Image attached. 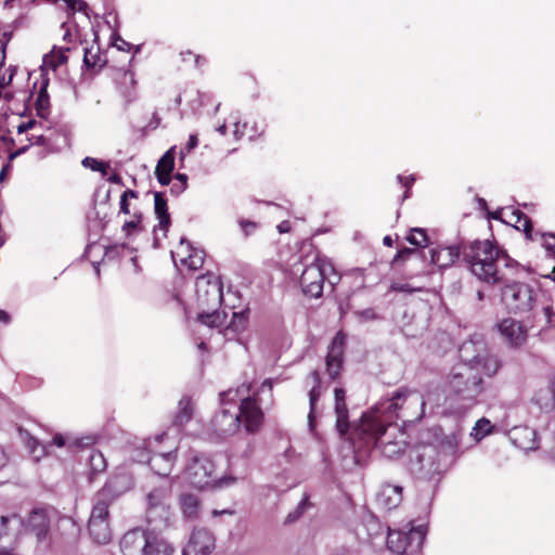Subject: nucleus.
<instances>
[{"label":"nucleus","instance_id":"obj_1","mask_svg":"<svg viewBox=\"0 0 555 555\" xmlns=\"http://www.w3.org/2000/svg\"><path fill=\"white\" fill-rule=\"evenodd\" d=\"M464 258L472 273L491 285L506 282L518 270V263L488 240L472 243Z\"/></svg>","mask_w":555,"mask_h":555},{"label":"nucleus","instance_id":"obj_2","mask_svg":"<svg viewBox=\"0 0 555 555\" xmlns=\"http://www.w3.org/2000/svg\"><path fill=\"white\" fill-rule=\"evenodd\" d=\"M482 390V377L479 373L466 364L454 365L444 380V401L450 414H466L477 403Z\"/></svg>","mask_w":555,"mask_h":555},{"label":"nucleus","instance_id":"obj_3","mask_svg":"<svg viewBox=\"0 0 555 555\" xmlns=\"http://www.w3.org/2000/svg\"><path fill=\"white\" fill-rule=\"evenodd\" d=\"M388 417L380 418L376 413L364 412L359 424L352 427L350 439L358 448H380L382 453L391 459L401 454L405 449L403 434L400 433V439H390L392 435L389 430H397L396 426L386 424Z\"/></svg>","mask_w":555,"mask_h":555},{"label":"nucleus","instance_id":"obj_4","mask_svg":"<svg viewBox=\"0 0 555 555\" xmlns=\"http://www.w3.org/2000/svg\"><path fill=\"white\" fill-rule=\"evenodd\" d=\"M369 412L376 413V415L384 420L388 417V422L392 416L418 421L424 415L423 397L416 390L402 389L397 391L392 398L380 402Z\"/></svg>","mask_w":555,"mask_h":555},{"label":"nucleus","instance_id":"obj_5","mask_svg":"<svg viewBox=\"0 0 555 555\" xmlns=\"http://www.w3.org/2000/svg\"><path fill=\"white\" fill-rule=\"evenodd\" d=\"M248 391L249 386L246 385H242L235 390L229 389L220 393V401L224 404L240 398L241 402L236 413L238 426H242L246 434L256 435L263 425L264 414L258 404L257 398L248 396Z\"/></svg>","mask_w":555,"mask_h":555},{"label":"nucleus","instance_id":"obj_6","mask_svg":"<svg viewBox=\"0 0 555 555\" xmlns=\"http://www.w3.org/2000/svg\"><path fill=\"white\" fill-rule=\"evenodd\" d=\"M459 364L470 366L474 372L483 374L488 377L494 376L501 367V362L496 356L492 354L481 335H474L465 340L460 349Z\"/></svg>","mask_w":555,"mask_h":555},{"label":"nucleus","instance_id":"obj_7","mask_svg":"<svg viewBox=\"0 0 555 555\" xmlns=\"http://www.w3.org/2000/svg\"><path fill=\"white\" fill-rule=\"evenodd\" d=\"M304 266L299 284L302 293L310 298L322 296L325 281L332 286L339 281L333 263L324 257L313 255L311 261Z\"/></svg>","mask_w":555,"mask_h":555},{"label":"nucleus","instance_id":"obj_8","mask_svg":"<svg viewBox=\"0 0 555 555\" xmlns=\"http://www.w3.org/2000/svg\"><path fill=\"white\" fill-rule=\"evenodd\" d=\"M119 547L122 555H172L173 548L154 532L134 528L127 531L120 539Z\"/></svg>","mask_w":555,"mask_h":555},{"label":"nucleus","instance_id":"obj_9","mask_svg":"<svg viewBox=\"0 0 555 555\" xmlns=\"http://www.w3.org/2000/svg\"><path fill=\"white\" fill-rule=\"evenodd\" d=\"M171 489L172 482L153 488L146 494V520L156 526H168L171 516Z\"/></svg>","mask_w":555,"mask_h":555},{"label":"nucleus","instance_id":"obj_10","mask_svg":"<svg viewBox=\"0 0 555 555\" xmlns=\"http://www.w3.org/2000/svg\"><path fill=\"white\" fill-rule=\"evenodd\" d=\"M410 472L420 479H431L443 470L440 452L431 446L414 449L410 455Z\"/></svg>","mask_w":555,"mask_h":555},{"label":"nucleus","instance_id":"obj_11","mask_svg":"<svg viewBox=\"0 0 555 555\" xmlns=\"http://www.w3.org/2000/svg\"><path fill=\"white\" fill-rule=\"evenodd\" d=\"M537 296V292L529 284L514 282L502 288L501 298L509 312L525 313L533 308Z\"/></svg>","mask_w":555,"mask_h":555},{"label":"nucleus","instance_id":"obj_12","mask_svg":"<svg viewBox=\"0 0 555 555\" xmlns=\"http://www.w3.org/2000/svg\"><path fill=\"white\" fill-rule=\"evenodd\" d=\"M88 533L99 545H106L113 539L109 506L104 501L93 499L91 514L88 520Z\"/></svg>","mask_w":555,"mask_h":555},{"label":"nucleus","instance_id":"obj_13","mask_svg":"<svg viewBox=\"0 0 555 555\" xmlns=\"http://www.w3.org/2000/svg\"><path fill=\"white\" fill-rule=\"evenodd\" d=\"M216 465L205 454H194L184 468L185 480L194 488L210 489L214 485Z\"/></svg>","mask_w":555,"mask_h":555},{"label":"nucleus","instance_id":"obj_14","mask_svg":"<svg viewBox=\"0 0 555 555\" xmlns=\"http://www.w3.org/2000/svg\"><path fill=\"white\" fill-rule=\"evenodd\" d=\"M195 294L198 307L217 309L222 301V285L219 278L206 274L196 279Z\"/></svg>","mask_w":555,"mask_h":555},{"label":"nucleus","instance_id":"obj_15","mask_svg":"<svg viewBox=\"0 0 555 555\" xmlns=\"http://www.w3.org/2000/svg\"><path fill=\"white\" fill-rule=\"evenodd\" d=\"M425 540L423 527L412 528L409 532L389 530L387 535V547L390 552L402 555L409 548L416 552Z\"/></svg>","mask_w":555,"mask_h":555},{"label":"nucleus","instance_id":"obj_16","mask_svg":"<svg viewBox=\"0 0 555 555\" xmlns=\"http://www.w3.org/2000/svg\"><path fill=\"white\" fill-rule=\"evenodd\" d=\"M132 486L133 479L131 474L121 469L109 477L104 487L95 493L93 499L104 501L106 505L111 506L115 499L129 491Z\"/></svg>","mask_w":555,"mask_h":555},{"label":"nucleus","instance_id":"obj_17","mask_svg":"<svg viewBox=\"0 0 555 555\" xmlns=\"http://www.w3.org/2000/svg\"><path fill=\"white\" fill-rule=\"evenodd\" d=\"M498 328L504 341L509 347L518 348L527 341V328L520 321L507 318L498 324Z\"/></svg>","mask_w":555,"mask_h":555},{"label":"nucleus","instance_id":"obj_18","mask_svg":"<svg viewBox=\"0 0 555 555\" xmlns=\"http://www.w3.org/2000/svg\"><path fill=\"white\" fill-rule=\"evenodd\" d=\"M215 548V538L212 533L205 529H195L190 538L183 555H208Z\"/></svg>","mask_w":555,"mask_h":555},{"label":"nucleus","instance_id":"obj_19","mask_svg":"<svg viewBox=\"0 0 555 555\" xmlns=\"http://www.w3.org/2000/svg\"><path fill=\"white\" fill-rule=\"evenodd\" d=\"M345 344L346 335L339 332L335 335L328 348L326 356V371L332 378H336L343 369Z\"/></svg>","mask_w":555,"mask_h":555},{"label":"nucleus","instance_id":"obj_20","mask_svg":"<svg viewBox=\"0 0 555 555\" xmlns=\"http://www.w3.org/2000/svg\"><path fill=\"white\" fill-rule=\"evenodd\" d=\"M173 260L176 261V257L180 258V262L183 266H186L190 270L195 271L203 267L204 264V251L197 248H194L189 241L185 238L180 240V245L176 253H171Z\"/></svg>","mask_w":555,"mask_h":555},{"label":"nucleus","instance_id":"obj_21","mask_svg":"<svg viewBox=\"0 0 555 555\" xmlns=\"http://www.w3.org/2000/svg\"><path fill=\"white\" fill-rule=\"evenodd\" d=\"M508 437L514 446L524 451H534L539 448L537 433L528 426L513 427Z\"/></svg>","mask_w":555,"mask_h":555},{"label":"nucleus","instance_id":"obj_22","mask_svg":"<svg viewBox=\"0 0 555 555\" xmlns=\"http://www.w3.org/2000/svg\"><path fill=\"white\" fill-rule=\"evenodd\" d=\"M212 427L220 437H231L240 430L236 413L222 409L212 418Z\"/></svg>","mask_w":555,"mask_h":555},{"label":"nucleus","instance_id":"obj_23","mask_svg":"<svg viewBox=\"0 0 555 555\" xmlns=\"http://www.w3.org/2000/svg\"><path fill=\"white\" fill-rule=\"evenodd\" d=\"M334 411L336 415V429L343 437L348 434L350 427L349 424V411L346 403V391L343 388H335L334 390Z\"/></svg>","mask_w":555,"mask_h":555},{"label":"nucleus","instance_id":"obj_24","mask_svg":"<svg viewBox=\"0 0 555 555\" xmlns=\"http://www.w3.org/2000/svg\"><path fill=\"white\" fill-rule=\"evenodd\" d=\"M177 461L176 451L155 453L149 459L152 470L162 477H168Z\"/></svg>","mask_w":555,"mask_h":555},{"label":"nucleus","instance_id":"obj_25","mask_svg":"<svg viewBox=\"0 0 555 555\" xmlns=\"http://www.w3.org/2000/svg\"><path fill=\"white\" fill-rule=\"evenodd\" d=\"M377 504L386 511H391L402 502V488L393 485H384L377 493Z\"/></svg>","mask_w":555,"mask_h":555},{"label":"nucleus","instance_id":"obj_26","mask_svg":"<svg viewBox=\"0 0 555 555\" xmlns=\"http://www.w3.org/2000/svg\"><path fill=\"white\" fill-rule=\"evenodd\" d=\"M27 527L39 540L46 538L50 529V518L47 512L42 508L34 509L28 517Z\"/></svg>","mask_w":555,"mask_h":555},{"label":"nucleus","instance_id":"obj_27","mask_svg":"<svg viewBox=\"0 0 555 555\" xmlns=\"http://www.w3.org/2000/svg\"><path fill=\"white\" fill-rule=\"evenodd\" d=\"M430 262L443 269L453 264L460 257V249L456 246L440 247L430 249Z\"/></svg>","mask_w":555,"mask_h":555},{"label":"nucleus","instance_id":"obj_28","mask_svg":"<svg viewBox=\"0 0 555 555\" xmlns=\"http://www.w3.org/2000/svg\"><path fill=\"white\" fill-rule=\"evenodd\" d=\"M154 210L158 219V224L154 227V232L163 231L166 235L170 225V216L167 209V201L159 192L154 193Z\"/></svg>","mask_w":555,"mask_h":555},{"label":"nucleus","instance_id":"obj_29","mask_svg":"<svg viewBox=\"0 0 555 555\" xmlns=\"http://www.w3.org/2000/svg\"><path fill=\"white\" fill-rule=\"evenodd\" d=\"M506 224L513 225L515 229L519 231H524L526 237L528 240H534L532 234V224L531 220L528 216L521 212L518 209H513L508 212L507 219L505 220Z\"/></svg>","mask_w":555,"mask_h":555},{"label":"nucleus","instance_id":"obj_30","mask_svg":"<svg viewBox=\"0 0 555 555\" xmlns=\"http://www.w3.org/2000/svg\"><path fill=\"white\" fill-rule=\"evenodd\" d=\"M310 377L312 378L313 380V386L309 392V405H310V411H309V414H308V424H309V427L310 429H313L314 427V413H315V404H317V401L319 400L320 396H321V391H320V384H321V379H320V374L318 371H313L311 372L310 374Z\"/></svg>","mask_w":555,"mask_h":555},{"label":"nucleus","instance_id":"obj_31","mask_svg":"<svg viewBox=\"0 0 555 555\" xmlns=\"http://www.w3.org/2000/svg\"><path fill=\"white\" fill-rule=\"evenodd\" d=\"M20 435L22 441L28 448L30 454L39 460L40 457L47 455L49 453V446L41 444L35 437H33L28 431L20 429Z\"/></svg>","mask_w":555,"mask_h":555},{"label":"nucleus","instance_id":"obj_32","mask_svg":"<svg viewBox=\"0 0 555 555\" xmlns=\"http://www.w3.org/2000/svg\"><path fill=\"white\" fill-rule=\"evenodd\" d=\"M69 48L53 47L49 54L43 56V65L52 70H56L61 65L67 62V52Z\"/></svg>","mask_w":555,"mask_h":555},{"label":"nucleus","instance_id":"obj_33","mask_svg":"<svg viewBox=\"0 0 555 555\" xmlns=\"http://www.w3.org/2000/svg\"><path fill=\"white\" fill-rule=\"evenodd\" d=\"M225 313L219 312L217 309H203L201 313H198V321L209 327H221L225 325Z\"/></svg>","mask_w":555,"mask_h":555},{"label":"nucleus","instance_id":"obj_34","mask_svg":"<svg viewBox=\"0 0 555 555\" xmlns=\"http://www.w3.org/2000/svg\"><path fill=\"white\" fill-rule=\"evenodd\" d=\"M181 511L186 518H196L199 513V500L196 495L185 493L180 496Z\"/></svg>","mask_w":555,"mask_h":555},{"label":"nucleus","instance_id":"obj_35","mask_svg":"<svg viewBox=\"0 0 555 555\" xmlns=\"http://www.w3.org/2000/svg\"><path fill=\"white\" fill-rule=\"evenodd\" d=\"M424 408L426 405H429L430 408H438L441 405L446 406V411L450 414V411L448 410V404L444 401L446 396H442L440 393V390L438 387H428L426 389L425 395H422Z\"/></svg>","mask_w":555,"mask_h":555},{"label":"nucleus","instance_id":"obj_36","mask_svg":"<svg viewBox=\"0 0 555 555\" xmlns=\"http://www.w3.org/2000/svg\"><path fill=\"white\" fill-rule=\"evenodd\" d=\"M193 416V405L190 398H182L178 404L175 423L179 426L186 424Z\"/></svg>","mask_w":555,"mask_h":555},{"label":"nucleus","instance_id":"obj_37","mask_svg":"<svg viewBox=\"0 0 555 555\" xmlns=\"http://www.w3.org/2000/svg\"><path fill=\"white\" fill-rule=\"evenodd\" d=\"M311 503L309 502V494H305L297 506L291 511L285 517L284 524L291 525L299 520L308 509L311 508Z\"/></svg>","mask_w":555,"mask_h":555},{"label":"nucleus","instance_id":"obj_38","mask_svg":"<svg viewBox=\"0 0 555 555\" xmlns=\"http://www.w3.org/2000/svg\"><path fill=\"white\" fill-rule=\"evenodd\" d=\"M0 526H1L0 534H8L11 531H18L23 526V520L16 514H12L9 516H1L0 517Z\"/></svg>","mask_w":555,"mask_h":555},{"label":"nucleus","instance_id":"obj_39","mask_svg":"<svg viewBox=\"0 0 555 555\" xmlns=\"http://www.w3.org/2000/svg\"><path fill=\"white\" fill-rule=\"evenodd\" d=\"M175 168V147L169 149L158 160L155 173L170 175Z\"/></svg>","mask_w":555,"mask_h":555},{"label":"nucleus","instance_id":"obj_40","mask_svg":"<svg viewBox=\"0 0 555 555\" xmlns=\"http://www.w3.org/2000/svg\"><path fill=\"white\" fill-rule=\"evenodd\" d=\"M141 220H142V214L140 211H134L132 214V218L128 221H126L122 225V232L126 233L127 236L141 231Z\"/></svg>","mask_w":555,"mask_h":555},{"label":"nucleus","instance_id":"obj_41","mask_svg":"<svg viewBox=\"0 0 555 555\" xmlns=\"http://www.w3.org/2000/svg\"><path fill=\"white\" fill-rule=\"evenodd\" d=\"M85 168H89L92 171H99L102 176H106L107 170L109 169L108 163H103L93 157H85L81 162Z\"/></svg>","mask_w":555,"mask_h":555},{"label":"nucleus","instance_id":"obj_42","mask_svg":"<svg viewBox=\"0 0 555 555\" xmlns=\"http://www.w3.org/2000/svg\"><path fill=\"white\" fill-rule=\"evenodd\" d=\"M90 467L93 473H102L106 468V460L100 451H92L89 456Z\"/></svg>","mask_w":555,"mask_h":555},{"label":"nucleus","instance_id":"obj_43","mask_svg":"<svg viewBox=\"0 0 555 555\" xmlns=\"http://www.w3.org/2000/svg\"><path fill=\"white\" fill-rule=\"evenodd\" d=\"M410 244L422 247L427 242V235L423 229L415 228L411 230V233L406 237Z\"/></svg>","mask_w":555,"mask_h":555},{"label":"nucleus","instance_id":"obj_44","mask_svg":"<svg viewBox=\"0 0 555 555\" xmlns=\"http://www.w3.org/2000/svg\"><path fill=\"white\" fill-rule=\"evenodd\" d=\"M175 182L171 185V193L179 195L181 194L188 186V177L184 173H177L175 176Z\"/></svg>","mask_w":555,"mask_h":555},{"label":"nucleus","instance_id":"obj_45","mask_svg":"<svg viewBox=\"0 0 555 555\" xmlns=\"http://www.w3.org/2000/svg\"><path fill=\"white\" fill-rule=\"evenodd\" d=\"M237 478L234 476H223L221 478H216L214 475V485L210 487V489H224L232 487L236 483Z\"/></svg>","mask_w":555,"mask_h":555},{"label":"nucleus","instance_id":"obj_46","mask_svg":"<svg viewBox=\"0 0 555 555\" xmlns=\"http://www.w3.org/2000/svg\"><path fill=\"white\" fill-rule=\"evenodd\" d=\"M246 319L243 313L232 312V318L229 323V327H232L233 331L238 332L245 327Z\"/></svg>","mask_w":555,"mask_h":555},{"label":"nucleus","instance_id":"obj_47","mask_svg":"<svg viewBox=\"0 0 555 555\" xmlns=\"http://www.w3.org/2000/svg\"><path fill=\"white\" fill-rule=\"evenodd\" d=\"M48 446H49V448L51 446H56L57 448H63V447L67 446L69 450H74L77 447V443L74 441L69 442L65 436L57 434L53 437L51 444H48Z\"/></svg>","mask_w":555,"mask_h":555},{"label":"nucleus","instance_id":"obj_48","mask_svg":"<svg viewBox=\"0 0 555 555\" xmlns=\"http://www.w3.org/2000/svg\"><path fill=\"white\" fill-rule=\"evenodd\" d=\"M542 246L550 253L555 254V234L542 233L540 234Z\"/></svg>","mask_w":555,"mask_h":555},{"label":"nucleus","instance_id":"obj_49","mask_svg":"<svg viewBox=\"0 0 555 555\" xmlns=\"http://www.w3.org/2000/svg\"><path fill=\"white\" fill-rule=\"evenodd\" d=\"M390 288L395 292H401V293H414V292L421 291V287H413L409 283H402V282H393L391 284Z\"/></svg>","mask_w":555,"mask_h":555},{"label":"nucleus","instance_id":"obj_50","mask_svg":"<svg viewBox=\"0 0 555 555\" xmlns=\"http://www.w3.org/2000/svg\"><path fill=\"white\" fill-rule=\"evenodd\" d=\"M238 224H240L242 231L244 232L245 236L253 234L258 227L255 221L245 220V219H240Z\"/></svg>","mask_w":555,"mask_h":555},{"label":"nucleus","instance_id":"obj_51","mask_svg":"<svg viewBox=\"0 0 555 555\" xmlns=\"http://www.w3.org/2000/svg\"><path fill=\"white\" fill-rule=\"evenodd\" d=\"M475 429L483 436L491 433V423L487 418H480L475 426Z\"/></svg>","mask_w":555,"mask_h":555},{"label":"nucleus","instance_id":"obj_52","mask_svg":"<svg viewBox=\"0 0 555 555\" xmlns=\"http://www.w3.org/2000/svg\"><path fill=\"white\" fill-rule=\"evenodd\" d=\"M512 209L509 208H500L493 212H489V217L494 220H500L505 223V220L507 219V215Z\"/></svg>","mask_w":555,"mask_h":555},{"label":"nucleus","instance_id":"obj_53","mask_svg":"<svg viewBox=\"0 0 555 555\" xmlns=\"http://www.w3.org/2000/svg\"><path fill=\"white\" fill-rule=\"evenodd\" d=\"M544 315L546 318V322L550 326H555V313L553 312L551 307L543 308Z\"/></svg>","mask_w":555,"mask_h":555},{"label":"nucleus","instance_id":"obj_54","mask_svg":"<svg viewBox=\"0 0 555 555\" xmlns=\"http://www.w3.org/2000/svg\"><path fill=\"white\" fill-rule=\"evenodd\" d=\"M119 214H125V215H129L130 214L129 201L126 199V196H120Z\"/></svg>","mask_w":555,"mask_h":555},{"label":"nucleus","instance_id":"obj_55","mask_svg":"<svg viewBox=\"0 0 555 555\" xmlns=\"http://www.w3.org/2000/svg\"><path fill=\"white\" fill-rule=\"evenodd\" d=\"M410 255H415V256H420L421 253L417 251L416 249H412V248H403L402 250H400L397 255V258H404L406 256H410Z\"/></svg>","mask_w":555,"mask_h":555},{"label":"nucleus","instance_id":"obj_56","mask_svg":"<svg viewBox=\"0 0 555 555\" xmlns=\"http://www.w3.org/2000/svg\"><path fill=\"white\" fill-rule=\"evenodd\" d=\"M114 44H115L119 50H122V51L128 50V49H129V47H130V44H129L127 41H125L122 38H120L119 36H116V37H115V42H114Z\"/></svg>","mask_w":555,"mask_h":555},{"label":"nucleus","instance_id":"obj_57","mask_svg":"<svg viewBox=\"0 0 555 555\" xmlns=\"http://www.w3.org/2000/svg\"><path fill=\"white\" fill-rule=\"evenodd\" d=\"M198 144V139L196 134H191L189 138V142L185 146L188 152H191L193 149H195Z\"/></svg>","mask_w":555,"mask_h":555},{"label":"nucleus","instance_id":"obj_58","mask_svg":"<svg viewBox=\"0 0 555 555\" xmlns=\"http://www.w3.org/2000/svg\"><path fill=\"white\" fill-rule=\"evenodd\" d=\"M397 179L405 188H411L413 182H414V177L413 176H408V177L398 176Z\"/></svg>","mask_w":555,"mask_h":555},{"label":"nucleus","instance_id":"obj_59","mask_svg":"<svg viewBox=\"0 0 555 555\" xmlns=\"http://www.w3.org/2000/svg\"><path fill=\"white\" fill-rule=\"evenodd\" d=\"M35 124L36 122L34 120H30V121H27V122H22L17 127V132L18 133H24V132L28 131L29 129H31L35 126Z\"/></svg>","mask_w":555,"mask_h":555},{"label":"nucleus","instance_id":"obj_60","mask_svg":"<svg viewBox=\"0 0 555 555\" xmlns=\"http://www.w3.org/2000/svg\"><path fill=\"white\" fill-rule=\"evenodd\" d=\"M255 451V442L253 440L248 441L246 444V449L243 452L244 457H249Z\"/></svg>","mask_w":555,"mask_h":555},{"label":"nucleus","instance_id":"obj_61","mask_svg":"<svg viewBox=\"0 0 555 555\" xmlns=\"http://www.w3.org/2000/svg\"><path fill=\"white\" fill-rule=\"evenodd\" d=\"M157 180L162 185H168L170 183V175L168 173H156Z\"/></svg>","mask_w":555,"mask_h":555},{"label":"nucleus","instance_id":"obj_62","mask_svg":"<svg viewBox=\"0 0 555 555\" xmlns=\"http://www.w3.org/2000/svg\"><path fill=\"white\" fill-rule=\"evenodd\" d=\"M83 63H85V65L87 67H94L95 66V62H94V60H92V56H89V51L88 50L85 51Z\"/></svg>","mask_w":555,"mask_h":555},{"label":"nucleus","instance_id":"obj_63","mask_svg":"<svg viewBox=\"0 0 555 555\" xmlns=\"http://www.w3.org/2000/svg\"><path fill=\"white\" fill-rule=\"evenodd\" d=\"M272 388H273V383L271 379H266L262 382L261 386H260V391H264V390H268L270 393L272 392Z\"/></svg>","mask_w":555,"mask_h":555},{"label":"nucleus","instance_id":"obj_64","mask_svg":"<svg viewBox=\"0 0 555 555\" xmlns=\"http://www.w3.org/2000/svg\"><path fill=\"white\" fill-rule=\"evenodd\" d=\"M233 133H234V135H235V138H236V139H241V138L243 137V134H244V130L241 128V126H240V122H238V121H236V122L234 124V130H233Z\"/></svg>","mask_w":555,"mask_h":555}]
</instances>
